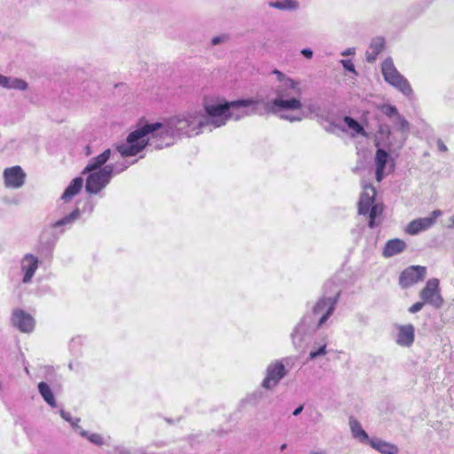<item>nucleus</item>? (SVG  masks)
Listing matches in <instances>:
<instances>
[{
	"label": "nucleus",
	"mask_w": 454,
	"mask_h": 454,
	"mask_svg": "<svg viewBox=\"0 0 454 454\" xmlns=\"http://www.w3.org/2000/svg\"><path fill=\"white\" fill-rule=\"evenodd\" d=\"M389 154L383 149H378L374 157L375 176L378 182H380L386 176L387 163Z\"/></svg>",
	"instance_id": "nucleus-17"
},
{
	"label": "nucleus",
	"mask_w": 454,
	"mask_h": 454,
	"mask_svg": "<svg viewBox=\"0 0 454 454\" xmlns=\"http://www.w3.org/2000/svg\"><path fill=\"white\" fill-rule=\"evenodd\" d=\"M38 389L40 394L42 395V397H52V393L51 391V388L49 385L45 382H40L38 385Z\"/></svg>",
	"instance_id": "nucleus-33"
},
{
	"label": "nucleus",
	"mask_w": 454,
	"mask_h": 454,
	"mask_svg": "<svg viewBox=\"0 0 454 454\" xmlns=\"http://www.w3.org/2000/svg\"><path fill=\"white\" fill-rule=\"evenodd\" d=\"M384 48V39L377 37L373 39L366 51V59L369 62H372L376 59L377 56Z\"/></svg>",
	"instance_id": "nucleus-24"
},
{
	"label": "nucleus",
	"mask_w": 454,
	"mask_h": 454,
	"mask_svg": "<svg viewBox=\"0 0 454 454\" xmlns=\"http://www.w3.org/2000/svg\"><path fill=\"white\" fill-rule=\"evenodd\" d=\"M368 444L381 454H397L399 451L397 446L395 444L379 438H372Z\"/></svg>",
	"instance_id": "nucleus-22"
},
{
	"label": "nucleus",
	"mask_w": 454,
	"mask_h": 454,
	"mask_svg": "<svg viewBox=\"0 0 454 454\" xmlns=\"http://www.w3.org/2000/svg\"><path fill=\"white\" fill-rule=\"evenodd\" d=\"M25 371H26V372H27V373H28V369H27V367H26V368H25Z\"/></svg>",
	"instance_id": "nucleus-49"
},
{
	"label": "nucleus",
	"mask_w": 454,
	"mask_h": 454,
	"mask_svg": "<svg viewBox=\"0 0 454 454\" xmlns=\"http://www.w3.org/2000/svg\"><path fill=\"white\" fill-rule=\"evenodd\" d=\"M381 72L384 80L403 95L411 96L412 94L409 82L397 71L391 59L384 60L381 65Z\"/></svg>",
	"instance_id": "nucleus-9"
},
{
	"label": "nucleus",
	"mask_w": 454,
	"mask_h": 454,
	"mask_svg": "<svg viewBox=\"0 0 454 454\" xmlns=\"http://www.w3.org/2000/svg\"><path fill=\"white\" fill-rule=\"evenodd\" d=\"M200 109H189L170 117L177 138L192 137L201 134L205 129L220 128L229 121L227 100L217 95H206Z\"/></svg>",
	"instance_id": "nucleus-2"
},
{
	"label": "nucleus",
	"mask_w": 454,
	"mask_h": 454,
	"mask_svg": "<svg viewBox=\"0 0 454 454\" xmlns=\"http://www.w3.org/2000/svg\"><path fill=\"white\" fill-rule=\"evenodd\" d=\"M78 434L86 438L89 442L91 443L97 445V446H102L104 444V439L102 435L97 433H89L86 430H83L82 428L80 429Z\"/></svg>",
	"instance_id": "nucleus-28"
},
{
	"label": "nucleus",
	"mask_w": 454,
	"mask_h": 454,
	"mask_svg": "<svg viewBox=\"0 0 454 454\" xmlns=\"http://www.w3.org/2000/svg\"><path fill=\"white\" fill-rule=\"evenodd\" d=\"M437 147H438V150L441 151V152H446L447 151V146L445 145V144L442 140H438L437 141Z\"/></svg>",
	"instance_id": "nucleus-40"
},
{
	"label": "nucleus",
	"mask_w": 454,
	"mask_h": 454,
	"mask_svg": "<svg viewBox=\"0 0 454 454\" xmlns=\"http://www.w3.org/2000/svg\"><path fill=\"white\" fill-rule=\"evenodd\" d=\"M118 153L112 149L105 150L101 154L90 159L83 174H87L85 189L87 192L96 194L103 190L114 175L120 174L128 168L126 162L117 163Z\"/></svg>",
	"instance_id": "nucleus-4"
},
{
	"label": "nucleus",
	"mask_w": 454,
	"mask_h": 454,
	"mask_svg": "<svg viewBox=\"0 0 454 454\" xmlns=\"http://www.w3.org/2000/svg\"><path fill=\"white\" fill-rule=\"evenodd\" d=\"M327 354L326 349V343H315L313 347L311 348L309 354V360H315L317 357L324 356Z\"/></svg>",
	"instance_id": "nucleus-27"
},
{
	"label": "nucleus",
	"mask_w": 454,
	"mask_h": 454,
	"mask_svg": "<svg viewBox=\"0 0 454 454\" xmlns=\"http://www.w3.org/2000/svg\"><path fill=\"white\" fill-rule=\"evenodd\" d=\"M83 186V179L82 177H75L71 181L69 185L63 192L60 200L64 203L70 201L75 195H77Z\"/></svg>",
	"instance_id": "nucleus-20"
},
{
	"label": "nucleus",
	"mask_w": 454,
	"mask_h": 454,
	"mask_svg": "<svg viewBox=\"0 0 454 454\" xmlns=\"http://www.w3.org/2000/svg\"><path fill=\"white\" fill-rule=\"evenodd\" d=\"M230 36L227 34H222L219 35H215L211 39L210 44L211 46H216L218 44L225 43L229 41Z\"/></svg>",
	"instance_id": "nucleus-32"
},
{
	"label": "nucleus",
	"mask_w": 454,
	"mask_h": 454,
	"mask_svg": "<svg viewBox=\"0 0 454 454\" xmlns=\"http://www.w3.org/2000/svg\"><path fill=\"white\" fill-rule=\"evenodd\" d=\"M177 139L174 126L168 118L162 121L146 122L138 127L129 133L125 142L117 145L116 149L112 151L118 153V164L124 161L129 166V163L123 158L137 154L146 145L150 144L157 149H162L174 145Z\"/></svg>",
	"instance_id": "nucleus-3"
},
{
	"label": "nucleus",
	"mask_w": 454,
	"mask_h": 454,
	"mask_svg": "<svg viewBox=\"0 0 454 454\" xmlns=\"http://www.w3.org/2000/svg\"><path fill=\"white\" fill-rule=\"evenodd\" d=\"M12 324L22 333H31L35 328V319L28 313L15 309L12 313Z\"/></svg>",
	"instance_id": "nucleus-15"
},
{
	"label": "nucleus",
	"mask_w": 454,
	"mask_h": 454,
	"mask_svg": "<svg viewBox=\"0 0 454 454\" xmlns=\"http://www.w3.org/2000/svg\"><path fill=\"white\" fill-rule=\"evenodd\" d=\"M295 362L296 357L294 356H286L270 362L266 368L262 387L266 389L274 388L288 374Z\"/></svg>",
	"instance_id": "nucleus-8"
},
{
	"label": "nucleus",
	"mask_w": 454,
	"mask_h": 454,
	"mask_svg": "<svg viewBox=\"0 0 454 454\" xmlns=\"http://www.w3.org/2000/svg\"><path fill=\"white\" fill-rule=\"evenodd\" d=\"M311 454H325V451H312Z\"/></svg>",
	"instance_id": "nucleus-46"
},
{
	"label": "nucleus",
	"mask_w": 454,
	"mask_h": 454,
	"mask_svg": "<svg viewBox=\"0 0 454 454\" xmlns=\"http://www.w3.org/2000/svg\"><path fill=\"white\" fill-rule=\"evenodd\" d=\"M424 303H425L424 301L414 303L412 306H411L409 308V312H411V313L419 312V310L422 309Z\"/></svg>",
	"instance_id": "nucleus-35"
},
{
	"label": "nucleus",
	"mask_w": 454,
	"mask_h": 454,
	"mask_svg": "<svg viewBox=\"0 0 454 454\" xmlns=\"http://www.w3.org/2000/svg\"><path fill=\"white\" fill-rule=\"evenodd\" d=\"M302 410H303V406L302 405L299 406L297 409H295L294 411L293 415L298 416L302 411Z\"/></svg>",
	"instance_id": "nucleus-41"
},
{
	"label": "nucleus",
	"mask_w": 454,
	"mask_h": 454,
	"mask_svg": "<svg viewBox=\"0 0 454 454\" xmlns=\"http://www.w3.org/2000/svg\"><path fill=\"white\" fill-rule=\"evenodd\" d=\"M20 273L22 275V283L29 284L39 267V259L32 254H26L20 262Z\"/></svg>",
	"instance_id": "nucleus-12"
},
{
	"label": "nucleus",
	"mask_w": 454,
	"mask_h": 454,
	"mask_svg": "<svg viewBox=\"0 0 454 454\" xmlns=\"http://www.w3.org/2000/svg\"><path fill=\"white\" fill-rule=\"evenodd\" d=\"M4 183L6 188L19 189L23 186L26 173L20 166L6 168L3 173Z\"/></svg>",
	"instance_id": "nucleus-13"
},
{
	"label": "nucleus",
	"mask_w": 454,
	"mask_h": 454,
	"mask_svg": "<svg viewBox=\"0 0 454 454\" xmlns=\"http://www.w3.org/2000/svg\"><path fill=\"white\" fill-rule=\"evenodd\" d=\"M376 190L371 184H363V192L358 202V213L369 215V227L374 228L380 223L383 205L375 202Z\"/></svg>",
	"instance_id": "nucleus-6"
},
{
	"label": "nucleus",
	"mask_w": 454,
	"mask_h": 454,
	"mask_svg": "<svg viewBox=\"0 0 454 454\" xmlns=\"http://www.w3.org/2000/svg\"><path fill=\"white\" fill-rule=\"evenodd\" d=\"M349 427L352 436L362 443H367L370 442L367 433L363 429L361 424L355 419H349Z\"/></svg>",
	"instance_id": "nucleus-23"
},
{
	"label": "nucleus",
	"mask_w": 454,
	"mask_h": 454,
	"mask_svg": "<svg viewBox=\"0 0 454 454\" xmlns=\"http://www.w3.org/2000/svg\"><path fill=\"white\" fill-rule=\"evenodd\" d=\"M426 275V268L423 266H411L404 270L399 278L402 287H409L422 280Z\"/></svg>",
	"instance_id": "nucleus-14"
},
{
	"label": "nucleus",
	"mask_w": 454,
	"mask_h": 454,
	"mask_svg": "<svg viewBox=\"0 0 454 454\" xmlns=\"http://www.w3.org/2000/svg\"><path fill=\"white\" fill-rule=\"evenodd\" d=\"M325 287H329V291H325L324 296L313 306L311 314L305 316L294 328L291 339L295 348L301 347L309 329L321 327L334 311L339 289L333 282L327 283Z\"/></svg>",
	"instance_id": "nucleus-5"
},
{
	"label": "nucleus",
	"mask_w": 454,
	"mask_h": 454,
	"mask_svg": "<svg viewBox=\"0 0 454 454\" xmlns=\"http://www.w3.org/2000/svg\"><path fill=\"white\" fill-rule=\"evenodd\" d=\"M441 210H434L430 216L417 218L411 221L406 227L405 232L410 235H417L421 231L430 229L436 222V219L442 215Z\"/></svg>",
	"instance_id": "nucleus-11"
},
{
	"label": "nucleus",
	"mask_w": 454,
	"mask_h": 454,
	"mask_svg": "<svg viewBox=\"0 0 454 454\" xmlns=\"http://www.w3.org/2000/svg\"><path fill=\"white\" fill-rule=\"evenodd\" d=\"M80 215L81 210L76 207L71 213L51 223V228L61 229L60 231L63 232L66 229L70 228L79 219Z\"/></svg>",
	"instance_id": "nucleus-19"
},
{
	"label": "nucleus",
	"mask_w": 454,
	"mask_h": 454,
	"mask_svg": "<svg viewBox=\"0 0 454 454\" xmlns=\"http://www.w3.org/2000/svg\"><path fill=\"white\" fill-rule=\"evenodd\" d=\"M450 226L453 227L454 226V215L450 218Z\"/></svg>",
	"instance_id": "nucleus-44"
},
{
	"label": "nucleus",
	"mask_w": 454,
	"mask_h": 454,
	"mask_svg": "<svg viewBox=\"0 0 454 454\" xmlns=\"http://www.w3.org/2000/svg\"><path fill=\"white\" fill-rule=\"evenodd\" d=\"M380 135L386 134L387 136H389L390 135V129L387 126H381L380 128Z\"/></svg>",
	"instance_id": "nucleus-39"
},
{
	"label": "nucleus",
	"mask_w": 454,
	"mask_h": 454,
	"mask_svg": "<svg viewBox=\"0 0 454 454\" xmlns=\"http://www.w3.org/2000/svg\"><path fill=\"white\" fill-rule=\"evenodd\" d=\"M81 344V338L80 337H75V338H73L70 341V349H74L76 347H78L79 345Z\"/></svg>",
	"instance_id": "nucleus-36"
},
{
	"label": "nucleus",
	"mask_w": 454,
	"mask_h": 454,
	"mask_svg": "<svg viewBox=\"0 0 454 454\" xmlns=\"http://www.w3.org/2000/svg\"><path fill=\"white\" fill-rule=\"evenodd\" d=\"M406 248V243L403 239H394L388 240L382 251V254L386 258L392 257L403 252Z\"/></svg>",
	"instance_id": "nucleus-18"
},
{
	"label": "nucleus",
	"mask_w": 454,
	"mask_h": 454,
	"mask_svg": "<svg viewBox=\"0 0 454 454\" xmlns=\"http://www.w3.org/2000/svg\"><path fill=\"white\" fill-rule=\"evenodd\" d=\"M5 75L0 74V88L4 89Z\"/></svg>",
	"instance_id": "nucleus-43"
},
{
	"label": "nucleus",
	"mask_w": 454,
	"mask_h": 454,
	"mask_svg": "<svg viewBox=\"0 0 454 454\" xmlns=\"http://www.w3.org/2000/svg\"><path fill=\"white\" fill-rule=\"evenodd\" d=\"M377 107L383 114L391 119H394L398 114H400L397 108L395 106L389 104H382Z\"/></svg>",
	"instance_id": "nucleus-30"
},
{
	"label": "nucleus",
	"mask_w": 454,
	"mask_h": 454,
	"mask_svg": "<svg viewBox=\"0 0 454 454\" xmlns=\"http://www.w3.org/2000/svg\"><path fill=\"white\" fill-rule=\"evenodd\" d=\"M272 73L276 75L277 83L272 89L274 98L265 104L269 113L290 122L323 116L317 101L309 100L306 104L302 102V88L299 80L293 79L277 69Z\"/></svg>",
	"instance_id": "nucleus-1"
},
{
	"label": "nucleus",
	"mask_w": 454,
	"mask_h": 454,
	"mask_svg": "<svg viewBox=\"0 0 454 454\" xmlns=\"http://www.w3.org/2000/svg\"><path fill=\"white\" fill-rule=\"evenodd\" d=\"M393 122L395 127L404 136L408 134L410 130V124L403 115L398 114L395 118L393 119Z\"/></svg>",
	"instance_id": "nucleus-29"
},
{
	"label": "nucleus",
	"mask_w": 454,
	"mask_h": 454,
	"mask_svg": "<svg viewBox=\"0 0 454 454\" xmlns=\"http://www.w3.org/2000/svg\"><path fill=\"white\" fill-rule=\"evenodd\" d=\"M268 102H264L259 98L227 101L228 118L229 120L239 121L252 114H262L263 111L269 113L265 108V104Z\"/></svg>",
	"instance_id": "nucleus-7"
},
{
	"label": "nucleus",
	"mask_w": 454,
	"mask_h": 454,
	"mask_svg": "<svg viewBox=\"0 0 454 454\" xmlns=\"http://www.w3.org/2000/svg\"><path fill=\"white\" fill-rule=\"evenodd\" d=\"M340 63L342 64L343 67L346 70H348L349 72H352L353 74H356V71L355 69V66H354V64L352 63L351 60H349V59H341Z\"/></svg>",
	"instance_id": "nucleus-34"
},
{
	"label": "nucleus",
	"mask_w": 454,
	"mask_h": 454,
	"mask_svg": "<svg viewBox=\"0 0 454 454\" xmlns=\"http://www.w3.org/2000/svg\"><path fill=\"white\" fill-rule=\"evenodd\" d=\"M285 448H286V444H283V445L281 446V450H284Z\"/></svg>",
	"instance_id": "nucleus-48"
},
{
	"label": "nucleus",
	"mask_w": 454,
	"mask_h": 454,
	"mask_svg": "<svg viewBox=\"0 0 454 454\" xmlns=\"http://www.w3.org/2000/svg\"><path fill=\"white\" fill-rule=\"evenodd\" d=\"M395 342L404 348L411 347L415 340V329L412 325H399L396 326Z\"/></svg>",
	"instance_id": "nucleus-16"
},
{
	"label": "nucleus",
	"mask_w": 454,
	"mask_h": 454,
	"mask_svg": "<svg viewBox=\"0 0 454 454\" xmlns=\"http://www.w3.org/2000/svg\"><path fill=\"white\" fill-rule=\"evenodd\" d=\"M301 53L307 59H311L313 56V51L309 48L302 49Z\"/></svg>",
	"instance_id": "nucleus-37"
},
{
	"label": "nucleus",
	"mask_w": 454,
	"mask_h": 454,
	"mask_svg": "<svg viewBox=\"0 0 454 454\" xmlns=\"http://www.w3.org/2000/svg\"><path fill=\"white\" fill-rule=\"evenodd\" d=\"M269 6L281 11H294L299 8L300 4L296 0H282L270 2Z\"/></svg>",
	"instance_id": "nucleus-26"
},
{
	"label": "nucleus",
	"mask_w": 454,
	"mask_h": 454,
	"mask_svg": "<svg viewBox=\"0 0 454 454\" xmlns=\"http://www.w3.org/2000/svg\"><path fill=\"white\" fill-rule=\"evenodd\" d=\"M420 297L424 302L431 304L434 308H440L443 300L440 294L439 280L437 278L429 279L422 289Z\"/></svg>",
	"instance_id": "nucleus-10"
},
{
	"label": "nucleus",
	"mask_w": 454,
	"mask_h": 454,
	"mask_svg": "<svg viewBox=\"0 0 454 454\" xmlns=\"http://www.w3.org/2000/svg\"><path fill=\"white\" fill-rule=\"evenodd\" d=\"M61 417L67 422L70 423L71 427L75 432H79L82 428L78 423L80 422V419L78 418H73L69 412H67L63 410L60 411Z\"/></svg>",
	"instance_id": "nucleus-31"
},
{
	"label": "nucleus",
	"mask_w": 454,
	"mask_h": 454,
	"mask_svg": "<svg viewBox=\"0 0 454 454\" xmlns=\"http://www.w3.org/2000/svg\"><path fill=\"white\" fill-rule=\"evenodd\" d=\"M27 82L20 78L5 76L4 89L24 91L27 90Z\"/></svg>",
	"instance_id": "nucleus-25"
},
{
	"label": "nucleus",
	"mask_w": 454,
	"mask_h": 454,
	"mask_svg": "<svg viewBox=\"0 0 454 454\" xmlns=\"http://www.w3.org/2000/svg\"><path fill=\"white\" fill-rule=\"evenodd\" d=\"M355 53H356L355 48H348L344 51L341 52V55L342 56H350V55H354Z\"/></svg>",
	"instance_id": "nucleus-38"
},
{
	"label": "nucleus",
	"mask_w": 454,
	"mask_h": 454,
	"mask_svg": "<svg viewBox=\"0 0 454 454\" xmlns=\"http://www.w3.org/2000/svg\"><path fill=\"white\" fill-rule=\"evenodd\" d=\"M46 402L51 405V407H55L57 405L56 399H45Z\"/></svg>",
	"instance_id": "nucleus-42"
},
{
	"label": "nucleus",
	"mask_w": 454,
	"mask_h": 454,
	"mask_svg": "<svg viewBox=\"0 0 454 454\" xmlns=\"http://www.w3.org/2000/svg\"><path fill=\"white\" fill-rule=\"evenodd\" d=\"M339 126L343 131L350 133L352 136H365V132L363 126L351 117H344L342 122L340 123Z\"/></svg>",
	"instance_id": "nucleus-21"
},
{
	"label": "nucleus",
	"mask_w": 454,
	"mask_h": 454,
	"mask_svg": "<svg viewBox=\"0 0 454 454\" xmlns=\"http://www.w3.org/2000/svg\"><path fill=\"white\" fill-rule=\"evenodd\" d=\"M386 145L390 146L391 145V142L386 143Z\"/></svg>",
	"instance_id": "nucleus-47"
},
{
	"label": "nucleus",
	"mask_w": 454,
	"mask_h": 454,
	"mask_svg": "<svg viewBox=\"0 0 454 454\" xmlns=\"http://www.w3.org/2000/svg\"><path fill=\"white\" fill-rule=\"evenodd\" d=\"M450 226L453 227L454 226V215L450 218Z\"/></svg>",
	"instance_id": "nucleus-45"
}]
</instances>
